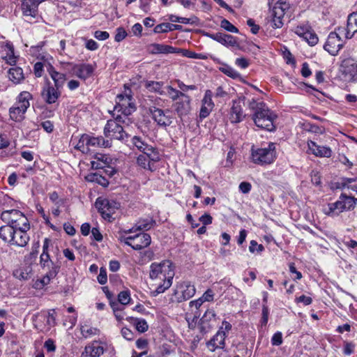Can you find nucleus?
I'll return each mask as SVG.
<instances>
[{
    "instance_id": "obj_1",
    "label": "nucleus",
    "mask_w": 357,
    "mask_h": 357,
    "mask_svg": "<svg viewBox=\"0 0 357 357\" xmlns=\"http://www.w3.org/2000/svg\"><path fill=\"white\" fill-rule=\"evenodd\" d=\"M174 266L169 260H164L160 263H152L150 266L149 277L152 280H162L155 290L151 292L153 296H157L165 292L172 284L174 277Z\"/></svg>"
},
{
    "instance_id": "obj_2",
    "label": "nucleus",
    "mask_w": 357,
    "mask_h": 357,
    "mask_svg": "<svg viewBox=\"0 0 357 357\" xmlns=\"http://www.w3.org/2000/svg\"><path fill=\"white\" fill-rule=\"evenodd\" d=\"M249 108L253 112L252 119L257 127L268 131L275 130L274 122L278 116L264 102L252 99L249 102Z\"/></svg>"
},
{
    "instance_id": "obj_3",
    "label": "nucleus",
    "mask_w": 357,
    "mask_h": 357,
    "mask_svg": "<svg viewBox=\"0 0 357 357\" xmlns=\"http://www.w3.org/2000/svg\"><path fill=\"white\" fill-rule=\"evenodd\" d=\"M113 119L107 121L104 128V135L106 137L127 142L129 135L125 131V125L128 126V117L121 114H112Z\"/></svg>"
},
{
    "instance_id": "obj_4",
    "label": "nucleus",
    "mask_w": 357,
    "mask_h": 357,
    "mask_svg": "<svg viewBox=\"0 0 357 357\" xmlns=\"http://www.w3.org/2000/svg\"><path fill=\"white\" fill-rule=\"evenodd\" d=\"M278 157L276 144L269 142L266 146L251 149V160L253 163L264 166L273 163Z\"/></svg>"
},
{
    "instance_id": "obj_5",
    "label": "nucleus",
    "mask_w": 357,
    "mask_h": 357,
    "mask_svg": "<svg viewBox=\"0 0 357 357\" xmlns=\"http://www.w3.org/2000/svg\"><path fill=\"white\" fill-rule=\"evenodd\" d=\"M357 199L354 197L342 194L338 200L328 204V207L324 208V213L328 216H337L344 211L354 208Z\"/></svg>"
},
{
    "instance_id": "obj_6",
    "label": "nucleus",
    "mask_w": 357,
    "mask_h": 357,
    "mask_svg": "<svg viewBox=\"0 0 357 357\" xmlns=\"http://www.w3.org/2000/svg\"><path fill=\"white\" fill-rule=\"evenodd\" d=\"M31 95L29 92L23 91L18 96V101L15 106L10 109V116L15 121H20L24 118V114L30 106L29 100Z\"/></svg>"
},
{
    "instance_id": "obj_7",
    "label": "nucleus",
    "mask_w": 357,
    "mask_h": 357,
    "mask_svg": "<svg viewBox=\"0 0 357 357\" xmlns=\"http://www.w3.org/2000/svg\"><path fill=\"white\" fill-rule=\"evenodd\" d=\"M120 242L130 246L133 250H140L148 247L151 243V238L149 234L139 233L133 236H120Z\"/></svg>"
},
{
    "instance_id": "obj_8",
    "label": "nucleus",
    "mask_w": 357,
    "mask_h": 357,
    "mask_svg": "<svg viewBox=\"0 0 357 357\" xmlns=\"http://www.w3.org/2000/svg\"><path fill=\"white\" fill-rule=\"evenodd\" d=\"M290 6L286 1H278L271 11V26L274 29L281 28L283 26V18L289 10Z\"/></svg>"
},
{
    "instance_id": "obj_9",
    "label": "nucleus",
    "mask_w": 357,
    "mask_h": 357,
    "mask_svg": "<svg viewBox=\"0 0 357 357\" xmlns=\"http://www.w3.org/2000/svg\"><path fill=\"white\" fill-rule=\"evenodd\" d=\"M132 98V96L128 93L117 95L114 113L121 112L122 116L128 117L135 108L134 104L131 102Z\"/></svg>"
},
{
    "instance_id": "obj_10",
    "label": "nucleus",
    "mask_w": 357,
    "mask_h": 357,
    "mask_svg": "<svg viewBox=\"0 0 357 357\" xmlns=\"http://www.w3.org/2000/svg\"><path fill=\"white\" fill-rule=\"evenodd\" d=\"M341 76L344 81L354 82L357 81V61L349 58L344 59L341 65Z\"/></svg>"
},
{
    "instance_id": "obj_11",
    "label": "nucleus",
    "mask_w": 357,
    "mask_h": 357,
    "mask_svg": "<svg viewBox=\"0 0 357 357\" xmlns=\"http://www.w3.org/2000/svg\"><path fill=\"white\" fill-rule=\"evenodd\" d=\"M149 112L152 119L159 126L166 128L173 122L172 112L169 109L163 110L156 107H151Z\"/></svg>"
},
{
    "instance_id": "obj_12",
    "label": "nucleus",
    "mask_w": 357,
    "mask_h": 357,
    "mask_svg": "<svg viewBox=\"0 0 357 357\" xmlns=\"http://www.w3.org/2000/svg\"><path fill=\"white\" fill-rule=\"evenodd\" d=\"M96 206L104 219L110 220L112 215L118 209L119 204L113 200L98 198L96 202Z\"/></svg>"
},
{
    "instance_id": "obj_13",
    "label": "nucleus",
    "mask_w": 357,
    "mask_h": 357,
    "mask_svg": "<svg viewBox=\"0 0 357 357\" xmlns=\"http://www.w3.org/2000/svg\"><path fill=\"white\" fill-rule=\"evenodd\" d=\"M196 292L194 285L189 282H184L176 287L174 296L177 302L181 303L192 298Z\"/></svg>"
},
{
    "instance_id": "obj_14",
    "label": "nucleus",
    "mask_w": 357,
    "mask_h": 357,
    "mask_svg": "<svg viewBox=\"0 0 357 357\" xmlns=\"http://www.w3.org/2000/svg\"><path fill=\"white\" fill-rule=\"evenodd\" d=\"M342 47L343 43L339 34L336 32H331L327 38L324 48L330 54L335 56L337 54Z\"/></svg>"
},
{
    "instance_id": "obj_15",
    "label": "nucleus",
    "mask_w": 357,
    "mask_h": 357,
    "mask_svg": "<svg viewBox=\"0 0 357 357\" xmlns=\"http://www.w3.org/2000/svg\"><path fill=\"white\" fill-rule=\"evenodd\" d=\"M206 36L226 47L238 46L237 38L231 35L222 33H206Z\"/></svg>"
},
{
    "instance_id": "obj_16",
    "label": "nucleus",
    "mask_w": 357,
    "mask_h": 357,
    "mask_svg": "<svg viewBox=\"0 0 357 357\" xmlns=\"http://www.w3.org/2000/svg\"><path fill=\"white\" fill-rule=\"evenodd\" d=\"M191 98L185 95L182 98L176 101L173 107L179 117L188 115L191 110Z\"/></svg>"
},
{
    "instance_id": "obj_17",
    "label": "nucleus",
    "mask_w": 357,
    "mask_h": 357,
    "mask_svg": "<svg viewBox=\"0 0 357 357\" xmlns=\"http://www.w3.org/2000/svg\"><path fill=\"white\" fill-rule=\"evenodd\" d=\"M95 70V66L89 63L74 65L72 68L73 74L79 79L86 80L91 77Z\"/></svg>"
},
{
    "instance_id": "obj_18",
    "label": "nucleus",
    "mask_w": 357,
    "mask_h": 357,
    "mask_svg": "<svg viewBox=\"0 0 357 357\" xmlns=\"http://www.w3.org/2000/svg\"><path fill=\"white\" fill-rule=\"evenodd\" d=\"M41 96L47 103L54 104L60 97L61 91L60 89L52 86L50 83L48 82L46 86L43 87Z\"/></svg>"
},
{
    "instance_id": "obj_19",
    "label": "nucleus",
    "mask_w": 357,
    "mask_h": 357,
    "mask_svg": "<svg viewBox=\"0 0 357 357\" xmlns=\"http://www.w3.org/2000/svg\"><path fill=\"white\" fill-rule=\"evenodd\" d=\"M41 268L46 271L45 275L40 280L43 286H45L48 284L51 280L54 279L57 275L60 266L54 261H52L50 264L42 266Z\"/></svg>"
},
{
    "instance_id": "obj_20",
    "label": "nucleus",
    "mask_w": 357,
    "mask_h": 357,
    "mask_svg": "<svg viewBox=\"0 0 357 357\" xmlns=\"http://www.w3.org/2000/svg\"><path fill=\"white\" fill-rule=\"evenodd\" d=\"M3 52L2 59L10 66L15 65L17 57L14 54V47L10 42L3 43L0 46Z\"/></svg>"
},
{
    "instance_id": "obj_21",
    "label": "nucleus",
    "mask_w": 357,
    "mask_h": 357,
    "mask_svg": "<svg viewBox=\"0 0 357 357\" xmlns=\"http://www.w3.org/2000/svg\"><path fill=\"white\" fill-rule=\"evenodd\" d=\"M333 185V188L336 189L348 190L349 191L357 193V177H342Z\"/></svg>"
},
{
    "instance_id": "obj_22",
    "label": "nucleus",
    "mask_w": 357,
    "mask_h": 357,
    "mask_svg": "<svg viewBox=\"0 0 357 357\" xmlns=\"http://www.w3.org/2000/svg\"><path fill=\"white\" fill-rule=\"evenodd\" d=\"M307 146L311 153L317 157L330 158L332 155V150L328 146L318 145L313 141H309Z\"/></svg>"
},
{
    "instance_id": "obj_23",
    "label": "nucleus",
    "mask_w": 357,
    "mask_h": 357,
    "mask_svg": "<svg viewBox=\"0 0 357 357\" xmlns=\"http://www.w3.org/2000/svg\"><path fill=\"white\" fill-rule=\"evenodd\" d=\"M224 334H222L218 330L213 337L206 342V347L211 351H214L217 349H224L225 347V338Z\"/></svg>"
},
{
    "instance_id": "obj_24",
    "label": "nucleus",
    "mask_w": 357,
    "mask_h": 357,
    "mask_svg": "<svg viewBox=\"0 0 357 357\" xmlns=\"http://www.w3.org/2000/svg\"><path fill=\"white\" fill-rule=\"evenodd\" d=\"M27 229H15L10 244L24 247L29 241V236L26 233Z\"/></svg>"
},
{
    "instance_id": "obj_25",
    "label": "nucleus",
    "mask_w": 357,
    "mask_h": 357,
    "mask_svg": "<svg viewBox=\"0 0 357 357\" xmlns=\"http://www.w3.org/2000/svg\"><path fill=\"white\" fill-rule=\"evenodd\" d=\"M244 119L243 109L239 102L234 101L229 114V119L231 123H238Z\"/></svg>"
},
{
    "instance_id": "obj_26",
    "label": "nucleus",
    "mask_w": 357,
    "mask_h": 357,
    "mask_svg": "<svg viewBox=\"0 0 357 357\" xmlns=\"http://www.w3.org/2000/svg\"><path fill=\"white\" fill-rule=\"evenodd\" d=\"M149 51L153 54L179 53V50L171 45L153 43L149 47Z\"/></svg>"
},
{
    "instance_id": "obj_27",
    "label": "nucleus",
    "mask_w": 357,
    "mask_h": 357,
    "mask_svg": "<svg viewBox=\"0 0 357 357\" xmlns=\"http://www.w3.org/2000/svg\"><path fill=\"white\" fill-rule=\"evenodd\" d=\"M155 224V221L151 218L139 219L132 229L126 230L123 232L125 234H129L136 231L149 230L153 227Z\"/></svg>"
},
{
    "instance_id": "obj_28",
    "label": "nucleus",
    "mask_w": 357,
    "mask_h": 357,
    "mask_svg": "<svg viewBox=\"0 0 357 357\" xmlns=\"http://www.w3.org/2000/svg\"><path fill=\"white\" fill-rule=\"evenodd\" d=\"M103 353L104 348L98 345L97 342H93L85 347L84 351L82 354V357H99Z\"/></svg>"
},
{
    "instance_id": "obj_29",
    "label": "nucleus",
    "mask_w": 357,
    "mask_h": 357,
    "mask_svg": "<svg viewBox=\"0 0 357 357\" xmlns=\"http://www.w3.org/2000/svg\"><path fill=\"white\" fill-rule=\"evenodd\" d=\"M38 6L34 0H22L21 7L23 15L35 17L38 13Z\"/></svg>"
},
{
    "instance_id": "obj_30",
    "label": "nucleus",
    "mask_w": 357,
    "mask_h": 357,
    "mask_svg": "<svg viewBox=\"0 0 357 357\" xmlns=\"http://www.w3.org/2000/svg\"><path fill=\"white\" fill-rule=\"evenodd\" d=\"M357 32V13H353L348 16L345 37L351 38Z\"/></svg>"
},
{
    "instance_id": "obj_31",
    "label": "nucleus",
    "mask_w": 357,
    "mask_h": 357,
    "mask_svg": "<svg viewBox=\"0 0 357 357\" xmlns=\"http://www.w3.org/2000/svg\"><path fill=\"white\" fill-rule=\"evenodd\" d=\"M21 213L22 212L18 210H7L1 213V218L4 222L10 226H13Z\"/></svg>"
},
{
    "instance_id": "obj_32",
    "label": "nucleus",
    "mask_w": 357,
    "mask_h": 357,
    "mask_svg": "<svg viewBox=\"0 0 357 357\" xmlns=\"http://www.w3.org/2000/svg\"><path fill=\"white\" fill-rule=\"evenodd\" d=\"M88 142L89 146L107 148L112 146V141L102 136L91 137L88 135Z\"/></svg>"
},
{
    "instance_id": "obj_33",
    "label": "nucleus",
    "mask_w": 357,
    "mask_h": 357,
    "mask_svg": "<svg viewBox=\"0 0 357 357\" xmlns=\"http://www.w3.org/2000/svg\"><path fill=\"white\" fill-rule=\"evenodd\" d=\"M49 74L54 82V87L61 89L66 80V75L63 73L56 71L52 66L49 69Z\"/></svg>"
},
{
    "instance_id": "obj_34",
    "label": "nucleus",
    "mask_w": 357,
    "mask_h": 357,
    "mask_svg": "<svg viewBox=\"0 0 357 357\" xmlns=\"http://www.w3.org/2000/svg\"><path fill=\"white\" fill-rule=\"evenodd\" d=\"M142 155L145 156L148 160L155 165V162H158L160 160V155L157 150V149L154 148L152 146H149L145 151L142 152Z\"/></svg>"
},
{
    "instance_id": "obj_35",
    "label": "nucleus",
    "mask_w": 357,
    "mask_h": 357,
    "mask_svg": "<svg viewBox=\"0 0 357 357\" xmlns=\"http://www.w3.org/2000/svg\"><path fill=\"white\" fill-rule=\"evenodd\" d=\"M8 77L15 84L20 83L24 79L22 68L17 66L10 68L8 70Z\"/></svg>"
},
{
    "instance_id": "obj_36",
    "label": "nucleus",
    "mask_w": 357,
    "mask_h": 357,
    "mask_svg": "<svg viewBox=\"0 0 357 357\" xmlns=\"http://www.w3.org/2000/svg\"><path fill=\"white\" fill-rule=\"evenodd\" d=\"M181 25L164 22L156 25L153 29V31L155 33H164L174 30H181Z\"/></svg>"
},
{
    "instance_id": "obj_37",
    "label": "nucleus",
    "mask_w": 357,
    "mask_h": 357,
    "mask_svg": "<svg viewBox=\"0 0 357 357\" xmlns=\"http://www.w3.org/2000/svg\"><path fill=\"white\" fill-rule=\"evenodd\" d=\"M145 87L151 92H155L165 96V86H163V82H162L148 81L145 84Z\"/></svg>"
},
{
    "instance_id": "obj_38",
    "label": "nucleus",
    "mask_w": 357,
    "mask_h": 357,
    "mask_svg": "<svg viewBox=\"0 0 357 357\" xmlns=\"http://www.w3.org/2000/svg\"><path fill=\"white\" fill-rule=\"evenodd\" d=\"M14 227L7 224V225L0 227V238L5 242L10 243L12 241V236L14 234Z\"/></svg>"
},
{
    "instance_id": "obj_39",
    "label": "nucleus",
    "mask_w": 357,
    "mask_h": 357,
    "mask_svg": "<svg viewBox=\"0 0 357 357\" xmlns=\"http://www.w3.org/2000/svg\"><path fill=\"white\" fill-rule=\"evenodd\" d=\"M168 96L174 102L182 98L186 94L180 90H177L171 86H165V96Z\"/></svg>"
},
{
    "instance_id": "obj_40",
    "label": "nucleus",
    "mask_w": 357,
    "mask_h": 357,
    "mask_svg": "<svg viewBox=\"0 0 357 357\" xmlns=\"http://www.w3.org/2000/svg\"><path fill=\"white\" fill-rule=\"evenodd\" d=\"M137 164L141 168L153 172L155 169V165L151 164L148 159L142 154H139L137 158Z\"/></svg>"
},
{
    "instance_id": "obj_41",
    "label": "nucleus",
    "mask_w": 357,
    "mask_h": 357,
    "mask_svg": "<svg viewBox=\"0 0 357 357\" xmlns=\"http://www.w3.org/2000/svg\"><path fill=\"white\" fill-rule=\"evenodd\" d=\"M81 333L84 338H90L95 335H99L100 330L88 325L81 326Z\"/></svg>"
},
{
    "instance_id": "obj_42",
    "label": "nucleus",
    "mask_w": 357,
    "mask_h": 357,
    "mask_svg": "<svg viewBox=\"0 0 357 357\" xmlns=\"http://www.w3.org/2000/svg\"><path fill=\"white\" fill-rule=\"evenodd\" d=\"M13 227L15 229H29V220L22 213L16 220V223L13 225Z\"/></svg>"
},
{
    "instance_id": "obj_43",
    "label": "nucleus",
    "mask_w": 357,
    "mask_h": 357,
    "mask_svg": "<svg viewBox=\"0 0 357 357\" xmlns=\"http://www.w3.org/2000/svg\"><path fill=\"white\" fill-rule=\"evenodd\" d=\"M75 148L82 153H86L89 151V142H88V135L84 134L82 135L79 139L78 140L77 144Z\"/></svg>"
},
{
    "instance_id": "obj_44",
    "label": "nucleus",
    "mask_w": 357,
    "mask_h": 357,
    "mask_svg": "<svg viewBox=\"0 0 357 357\" xmlns=\"http://www.w3.org/2000/svg\"><path fill=\"white\" fill-rule=\"evenodd\" d=\"M131 143L134 147L141 152L145 151V149L150 146L139 136L132 137L131 139Z\"/></svg>"
},
{
    "instance_id": "obj_45",
    "label": "nucleus",
    "mask_w": 357,
    "mask_h": 357,
    "mask_svg": "<svg viewBox=\"0 0 357 357\" xmlns=\"http://www.w3.org/2000/svg\"><path fill=\"white\" fill-rule=\"evenodd\" d=\"M303 38L311 46L315 45L319 41L317 34L314 32L312 28L309 29Z\"/></svg>"
},
{
    "instance_id": "obj_46",
    "label": "nucleus",
    "mask_w": 357,
    "mask_h": 357,
    "mask_svg": "<svg viewBox=\"0 0 357 357\" xmlns=\"http://www.w3.org/2000/svg\"><path fill=\"white\" fill-rule=\"evenodd\" d=\"M220 70L233 79H236L240 77L239 73H238L235 69L228 65H223L220 68Z\"/></svg>"
},
{
    "instance_id": "obj_47",
    "label": "nucleus",
    "mask_w": 357,
    "mask_h": 357,
    "mask_svg": "<svg viewBox=\"0 0 357 357\" xmlns=\"http://www.w3.org/2000/svg\"><path fill=\"white\" fill-rule=\"evenodd\" d=\"M111 307L113 310L114 314L118 321H121L124 319V314L123 312V307L119 305L118 303L111 302Z\"/></svg>"
},
{
    "instance_id": "obj_48",
    "label": "nucleus",
    "mask_w": 357,
    "mask_h": 357,
    "mask_svg": "<svg viewBox=\"0 0 357 357\" xmlns=\"http://www.w3.org/2000/svg\"><path fill=\"white\" fill-rule=\"evenodd\" d=\"M212 97L213 92L211 90H206L205 91L204 98L202 100V104L213 109L214 108L215 104L212 100Z\"/></svg>"
},
{
    "instance_id": "obj_49",
    "label": "nucleus",
    "mask_w": 357,
    "mask_h": 357,
    "mask_svg": "<svg viewBox=\"0 0 357 357\" xmlns=\"http://www.w3.org/2000/svg\"><path fill=\"white\" fill-rule=\"evenodd\" d=\"M39 243L37 242L35 245L32 247V251L29 253V255L25 257V261L26 263L32 264L33 262H35L37 257H38V248H39Z\"/></svg>"
},
{
    "instance_id": "obj_50",
    "label": "nucleus",
    "mask_w": 357,
    "mask_h": 357,
    "mask_svg": "<svg viewBox=\"0 0 357 357\" xmlns=\"http://www.w3.org/2000/svg\"><path fill=\"white\" fill-rule=\"evenodd\" d=\"M134 324L136 329L140 333H144L149 328L148 324L144 319H135Z\"/></svg>"
},
{
    "instance_id": "obj_51",
    "label": "nucleus",
    "mask_w": 357,
    "mask_h": 357,
    "mask_svg": "<svg viewBox=\"0 0 357 357\" xmlns=\"http://www.w3.org/2000/svg\"><path fill=\"white\" fill-rule=\"evenodd\" d=\"M131 298L128 290L122 291L118 295V301L121 305H127L130 303Z\"/></svg>"
},
{
    "instance_id": "obj_52",
    "label": "nucleus",
    "mask_w": 357,
    "mask_h": 357,
    "mask_svg": "<svg viewBox=\"0 0 357 357\" xmlns=\"http://www.w3.org/2000/svg\"><path fill=\"white\" fill-rule=\"evenodd\" d=\"M87 179L89 181H96L98 183L103 186H106L108 184V181L105 178V177L98 174H90L88 176Z\"/></svg>"
},
{
    "instance_id": "obj_53",
    "label": "nucleus",
    "mask_w": 357,
    "mask_h": 357,
    "mask_svg": "<svg viewBox=\"0 0 357 357\" xmlns=\"http://www.w3.org/2000/svg\"><path fill=\"white\" fill-rule=\"evenodd\" d=\"M220 26L231 33H238V29L226 19L221 20Z\"/></svg>"
},
{
    "instance_id": "obj_54",
    "label": "nucleus",
    "mask_w": 357,
    "mask_h": 357,
    "mask_svg": "<svg viewBox=\"0 0 357 357\" xmlns=\"http://www.w3.org/2000/svg\"><path fill=\"white\" fill-rule=\"evenodd\" d=\"M310 28L308 24H301L296 26L294 31L296 35L303 38Z\"/></svg>"
},
{
    "instance_id": "obj_55",
    "label": "nucleus",
    "mask_w": 357,
    "mask_h": 357,
    "mask_svg": "<svg viewBox=\"0 0 357 357\" xmlns=\"http://www.w3.org/2000/svg\"><path fill=\"white\" fill-rule=\"evenodd\" d=\"M91 167L95 169H104L105 167H108L110 169V173L109 174L112 176L115 173V170L113 168H111L110 167L101 163V162L98 160H93L91 162Z\"/></svg>"
},
{
    "instance_id": "obj_56",
    "label": "nucleus",
    "mask_w": 357,
    "mask_h": 357,
    "mask_svg": "<svg viewBox=\"0 0 357 357\" xmlns=\"http://www.w3.org/2000/svg\"><path fill=\"white\" fill-rule=\"evenodd\" d=\"M232 326L231 324L227 321H223L222 322L221 326L219 327L218 331L224 334L225 337H227L229 332L231 330Z\"/></svg>"
},
{
    "instance_id": "obj_57",
    "label": "nucleus",
    "mask_w": 357,
    "mask_h": 357,
    "mask_svg": "<svg viewBox=\"0 0 357 357\" xmlns=\"http://www.w3.org/2000/svg\"><path fill=\"white\" fill-rule=\"evenodd\" d=\"M264 250V246L261 244H258L255 240H252L250 243L249 251L254 253L255 251L261 252Z\"/></svg>"
},
{
    "instance_id": "obj_58",
    "label": "nucleus",
    "mask_w": 357,
    "mask_h": 357,
    "mask_svg": "<svg viewBox=\"0 0 357 357\" xmlns=\"http://www.w3.org/2000/svg\"><path fill=\"white\" fill-rule=\"evenodd\" d=\"M268 314H269V310L265 303L262 304V310H261V324L262 325H266L268 321Z\"/></svg>"
},
{
    "instance_id": "obj_59",
    "label": "nucleus",
    "mask_w": 357,
    "mask_h": 357,
    "mask_svg": "<svg viewBox=\"0 0 357 357\" xmlns=\"http://www.w3.org/2000/svg\"><path fill=\"white\" fill-rule=\"evenodd\" d=\"M127 36V33L125 29L122 27L116 29L114 40L116 42L122 41Z\"/></svg>"
},
{
    "instance_id": "obj_60",
    "label": "nucleus",
    "mask_w": 357,
    "mask_h": 357,
    "mask_svg": "<svg viewBox=\"0 0 357 357\" xmlns=\"http://www.w3.org/2000/svg\"><path fill=\"white\" fill-rule=\"evenodd\" d=\"M215 312L213 309H208L202 317V320L204 322L211 321L213 319L215 318Z\"/></svg>"
},
{
    "instance_id": "obj_61",
    "label": "nucleus",
    "mask_w": 357,
    "mask_h": 357,
    "mask_svg": "<svg viewBox=\"0 0 357 357\" xmlns=\"http://www.w3.org/2000/svg\"><path fill=\"white\" fill-rule=\"evenodd\" d=\"M152 1L153 0H139V7L142 11L148 13L151 10V4Z\"/></svg>"
},
{
    "instance_id": "obj_62",
    "label": "nucleus",
    "mask_w": 357,
    "mask_h": 357,
    "mask_svg": "<svg viewBox=\"0 0 357 357\" xmlns=\"http://www.w3.org/2000/svg\"><path fill=\"white\" fill-rule=\"evenodd\" d=\"M95 159L100 160L101 163L105 164L109 167L112 160L110 157L101 153L96 154Z\"/></svg>"
},
{
    "instance_id": "obj_63",
    "label": "nucleus",
    "mask_w": 357,
    "mask_h": 357,
    "mask_svg": "<svg viewBox=\"0 0 357 357\" xmlns=\"http://www.w3.org/2000/svg\"><path fill=\"white\" fill-rule=\"evenodd\" d=\"M97 280L98 282L101 284H105L107 281V271L106 269L103 267H101L100 269V273L97 277Z\"/></svg>"
},
{
    "instance_id": "obj_64",
    "label": "nucleus",
    "mask_w": 357,
    "mask_h": 357,
    "mask_svg": "<svg viewBox=\"0 0 357 357\" xmlns=\"http://www.w3.org/2000/svg\"><path fill=\"white\" fill-rule=\"evenodd\" d=\"M271 343L273 346H279L282 343V334L281 332H276L271 338Z\"/></svg>"
}]
</instances>
